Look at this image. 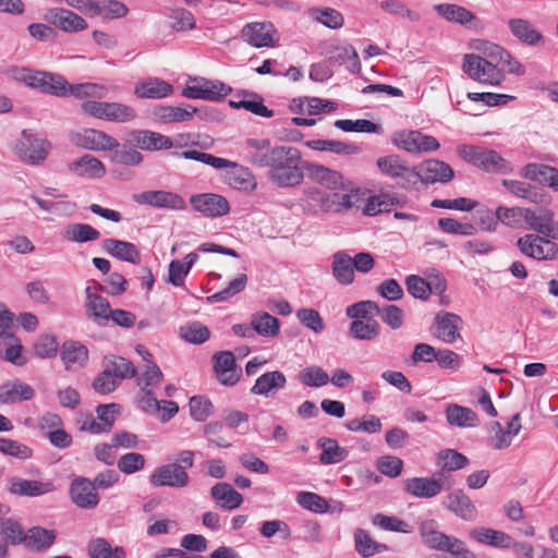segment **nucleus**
<instances>
[{"label":"nucleus","instance_id":"1","mask_svg":"<svg viewBox=\"0 0 558 558\" xmlns=\"http://www.w3.org/2000/svg\"><path fill=\"white\" fill-rule=\"evenodd\" d=\"M418 531L424 544L430 549L449 553L451 558H476L462 539L438 531L435 520L423 521Z\"/></svg>","mask_w":558,"mask_h":558},{"label":"nucleus","instance_id":"2","mask_svg":"<svg viewBox=\"0 0 558 558\" xmlns=\"http://www.w3.org/2000/svg\"><path fill=\"white\" fill-rule=\"evenodd\" d=\"M8 77L23 83L26 86L38 89L44 94L62 96L65 94V78L60 74L45 71H35L28 68L11 65L5 70Z\"/></svg>","mask_w":558,"mask_h":558},{"label":"nucleus","instance_id":"3","mask_svg":"<svg viewBox=\"0 0 558 558\" xmlns=\"http://www.w3.org/2000/svg\"><path fill=\"white\" fill-rule=\"evenodd\" d=\"M300 161V150L292 146H286L274 168L269 170V181L279 187L300 185L304 179L303 169L299 166Z\"/></svg>","mask_w":558,"mask_h":558},{"label":"nucleus","instance_id":"4","mask_svg":"<svg viewBox=\"0 0 558 558\" xmlns=\"http://www.w3.org/2000/svg\"><path fill=\"white\" fill-rule=\"evenodd\" d=\"M458 154L465 161L487 172L505 174L512 170L510 162L493 149L482 148L474 145H462L458 148Z\"/></svg>","mask_w":558,"mask_h":558},{"label":"nucleus","instance_id":"5","mask_svg":"<svg viewBox=\"0 0 558 558\" xmlns=\"http://www.w3.org/2000/svg\"><path fill=\"white\" fill-rule=\"evenodd\" d=\"M81 110L93 118L116 123H130L137 116L135 108L116 101L88 100L81 105Z\"/></svg>","mask_w":558,"mask_h":558},{"label":"nucleus","instance_id":"6","mask_svg":"<svg viewBox=\"0 0 558 558\" xmlns=\"http://www.w3.org/2000/svg\"><path fill=\"white\" fill-rule=\"evenodd\" d=\"M557 240L535 233H526L517 240L515 246L522 255L536 262H556L558 259Z\"/></svg>","mask_w":558,"mask_h":558},{"label":"nucleus","instance_id":"7","mask_svg":"<svg viewBox=\"0 0 558 558\" xmlns=\"http://www.w3.org/2000/svg\"><path fill=\"white\" fill-rule=\"evenodd\" d=\"M284 148V145H271L268 138H247L242 149L246 162L271 170Z\"/></svg>","mask_w":558,"mask_h":558},{"label":"nucleus","instance_id":"8","mask_svg":"<svg viewBox=\"0 0 558 558\" xmlns=\"http://www.w3.org/2000/svg\"><path fill=\"white\" fill-rule=\"evenodd\" d=\"M462 70L470 78L482 84L496 86L505 81L504 69L475 53L464 54Z\"/></svg>","mask_w":558,"mask_h":558},{"label":"nucleus","instance_id":"9","mask_svg":"<svg viewBox=\"0 0 558 558\" xmlns=\"http://www.w3.org/2000/svg\"><path fill=\"white\" fill-rule=\"evenodd\" d=\"M381 174L390 178L398 187L409 190L418 183V174L398 155H388L377 159Z\"/></svg>","mask_w":558,"mask_h":558},{"label":"nucleus","instance_id":"10","mask_svg":"<svg viewBox=\"0 0 558 558\" xmlns=\"http://www.w3.org/2000/svg\"><path fill=\"white\" fill-rule=\"evenodd\" d=\"M524 214L525 229L538 235L558 239V220L555 219V211L551 208H526Z\"/></svg>","mask_w":558,"mask_h":558},{"label":"nucleus","instance_id":"11","mask_svg":"<svg viewBox=\"0 0 558 558\" xmlns=\"http://www.w3.org/2000/svg\"><path fill=\"white\" fill-rule=\"evenodd\" d=\"M193 85H186L182 95L189 99L218 101L232 92V88L220 81L193 78Z\"/></svg>","mask_w":558,"mask_h":558},{"label":"nucleus","instance_id":"12","mask_svg":"<svg viewBox=\"0 0 558 558\" xmlns=\"http://www.w3.org/2000/svg\"><path fill=\"white\" fill-rule=\"evenodd\" d=\"M49 149V142L35 137L26 130L22 132L21 138H19L14 145V150L19 157L31 165H37L44 161Z\"/></svg>","mask_w":558,"mask_h":558},{"label":"nucleus","instance_id":"13","mask_svg":"<svg viewBox=\"0 0 558 558\" xmlns=\"http://www.w3.org/2000/svg\"><path fill=\"white\" fill-rule=\"evenodd\" d=\"M446 484L442 472H435L430 477H412L404 482V489L416 498H433L441 493Z\"/></svg>","mask_w":558,"mask_h":558},{"label":"nucleus","instance_id":"14","mask_svg":"<svg viewBox=\"0 0 558 558\" xmlns=\"http://www.w3.org/2000/svg\"><path fill=\"white\" fill-rule=\"evenodd\" d=\"M462 319L459 315L449 312H439L434 318L430 332L445 343H453L460 336Z\"/></svg>","mask_w":558,"mask_h":558},{"label":"nucleus","instance_id":"15","mask_svg":"<svg viewBox=\"0 0 558 558\" xmlns=\"http://www.w3.org/2000/svg\"><path fill=\"white\" fill-rule=\"evenodd\" d=\"M44 20L64 33H77L88 27L87 22L82 16L63 8L49 9Z\"/></svg>","mask_w":558,"mask_h":558},{"label":"nucleus","instance_id":"16","mask_svg":"<svg viewBox=\"0 0 558 558\" xmlns=\"http://www.w3.org/2000/svg\"><path fill=\"white\" fill-rule=\"evenodd\" d=\"M149 481L155 487L183 488L187 486L190 476L177 463H168L157 468L150 475Z\"/></svg>","mask_w":558,"mask_h":558},{"label":"nucleus","instance_id":"17","mask_svg":"<svg viewBox=\"0 0 558 558\" xmlns=\"http://www.w3.org/2000/svg\"><path fill=\"white\" fill-rule=\"evenodd\" d=\"M86 301L84 304L86 317L98 326H107L111 312L109 301L97 293L96 288L85 289Z\"/></svg>","mask_w":558,"mask_h":558},{"label":"nucleus","instance_id":"18","mask_svg":"<svg viewBox=\"0 0 558 558\" xmlns=\"http://www.w3.org/2000/svg\"><path fill=\"white\" fill-rule=\"evenodd\" d=\"M441 505L449 512L464 521L472 522L476 519V506L463 489H454L449 493L444 498Z\"/></svg>","mask_w":558,"mask_h":558},{"label":"nucleus","instance_id":"19","mask_svg":"<svg viewBox=\"0 0 558 558\" xmlns=\"http://www.w3.org/2000/svg\"><path fill=\"white\" fill-rule=\"evenodd\" d=\"M193 208L206 217H221L230 211V205L226 197L213 194H195L190 198Z\"/></svg>","mask_w":558,"mask_h":558},{"label":"nucleus","instance_id":"20","mask_svg":"<svg viewBox=\"0 0 558 558\" xmlns=\"http://www.w3.org/2000/svg\"><path fill=\"white\" fill-rule=\"evenodd\" d=\"M8 490L19 497H39L54 492L56 486L52 481H29L14 476L8 481Z\"/></svg>","mask_w":558,"mask_h":558},{"label":"nucleus","instance_id":"21","mask_svg":"<svg viewBox=\"0 0 558 558\" xmlns=\"http://www.w3.org/2000/svg\"><path fill=\"white\" fill-rule=\"evenodd\" d=\"M133 199L137 204H145L157 208L172 210L185 208L184 199L180 195L168 191H146L134 195Z\"/></svg>","mask_w":558,"mask_h":558},{"label":"nucleus","instance_id":"22","mask_svg":"<svg viewBox=\"0 0 558 558\" xmlns=\"http://www.w3.org/2000/svg\"><path fill=\"white\" fill-rule=\"evenodd\" d=\"M277 31L271 23H251L243 27L242 38L244 41L256 48L274 47L277 38Z\"/></svg>","mask_w":558,"mask_h":558},{"label":"nucleus","instance_id":"23","mask_svg":"<svg viewBox=\"0 0 558 558\" xmlns=\"http://www.w3.org/2000/svg\"><path fill=\"white\" fill-rule=\"evenodd\" d=\"M72 501L82 509H94L99 504V496L87 477L77 476L70 485Z\"/></svg>","mask_w":558,"mask_h":558},{"label":"nucleus","instance_id":"24","mask_svg":"<svg viewBox=\"0 0 558 558\" xmlns=\"http://www.w3.org/2000/svg\"><path fill=\"white\" fill-rule=\"evenodd\" d=\"M214 369L220 384L234 386L241 375L236 368L235 357L231 351H220L214 355Z\"/></svg>","mask_w":558,"mask_h":558},{"label":"nucleus","instance_id":"25","mask_svg":"<svg viewBox=\"0 0 558 558\" xmlns=\"http://www.w3.org/2000/svg\"><path fill=\"white\" fill-rule=\"evenodd\" d=\"M416 173L418 174V182L424 183H448L454 177L450 165L437 159H429L423 162L420 169L416 170Z\"/></svg>","mask_w":558,"mask_h":558},{"label":"nucleus","instance_id":"26","mask_svg":"<svg viewBox=\"0 0 558 558\" xmlns=\"http://www.w3.org/2000/svg\"><path fill=\"white\" fill-rule=\"evenodd\" d=\"M133 146L147 151L170 149L171 137L149 130H133L130 132Z\"/></svg>","mask_w":558,"mask_h":558},{"label":"nucleus","instance_id":"27","mask_svg":"<svg viewBox=\"0 0 558 558\" xmlns=\"http://www.w3.org/2000/svg\"><path fill=\"white\" fill-rule=\"evenodd\" d=\"M308 178L329 190H344L345 184L341 172L317 163H305Z\"/></svg>","mask_w":558,"mask_h":558},{"label":"nucleus","instance_id":"28","mask_svg":"<svg viewBox=\"0 0 558 558\" xmlns=\"http://www.w3.org/2000/svg\"><path fill=\"white\" fill-rule=\"evenodd\" d=\"M521 175L536 181L558 192V169L544 163H527L521 170Z\"/></svg>","mask_w":558,"mask_h":558},{"label":"nucleus","instance_id":"29","mask_svg":"<svg viewBox=\"0 0 558 558\" xmlns=\"http://www.w3.org/2000/svg\"><path fill=\"white\" fill-rule=\"evenodd\" d=\"M469 536L482 545L501 549L510 548L511 535L500 530L484 526L474 527L469 532Z\"/></svg>","mask_w":558,"mask_h":558},{"label":"nucleus","instance_id":"30","mask_svg":"<svg viewBox=\"0 0 558 558\" xmlns=\"http://www.w3.org/2000/svg\"><path fill=\"white\" fill-rule=\"evenodd\" d=\"M286 384L287 377L282 372H267L256 379L254 386L251 388V393L255 396L270 397L278 390L283 389Z\"/></svg>","mask_w":558,"mask_h":558},{"label":"nucleus","instance_id":"31","mask_svg":"<svg viewBox=\"0 0 558 558\" xmlns=\"http://www.w3.org/2000/svg\"><path fill=\"white\" fill-rule=\"evenodd\" d=\"M511 34L521 43L527 46L544 44V36L530 21L525 19H511L508 21Z\"/></svg>","mask_w":558,"mask_h":558},{"label":"nucleus","instance_id":"32","mask_svg":"<svg viewBox=\"0 0 558 558\" xmlns=\"http://www.w3.org/2000/svg\"><path fill=\"white\" fill-rule=\"evenodd\" d=\"M69 170L78 175L89 179L102 178L106 174L104 163L92 155H83L81 158L72 161L69 165Z\"/></svg>","mask_w":558,"mask_h":558},{"label":"nucleus","instance_id":"33","mask_svg":"<svg viewBox=\"0 0 558 558\" xmlns=\"http://www.w3.org/2000/svg\"><path fill=\"white\" fill-rule=\"evenodd\" d=\"M101 246L108 254L121 260L132 264H137L140 262V251L131 242L117 239H106L102 241Z\"/></svg>","mask_w":558,"mask_h":558},{"label":"nucleus","instance_id":"34","mask_svg":"<svg viewBox=\"0 0 558 558\" xmlns=\"http://www.w3.org/2000/svg\"><path fill=\"white\" fill-rule=\"evenodd\" d=\"M35 391L28 384L20 380L7 381L2 384L0 390V403L12 404L17 401H27L33 399Z\"/></svg>","mask_w":558,"mask_h":558},{"label":"nucleus","instance_id":"35","mask_svg":"<svg viewBox=\"0 0 558 558\" xmlns=\"http://www.w3.org/2000/svg\"><path fill=\"white\" fill-rule=\"evenodd\" d=\"M88 359L86 347L76 341H66L61 348V360L68 371H77Z\"/></svg>","mask_w":558,"mask_h":558},{"label":"nucleus","instance_id":"36","mask_svg":"<svg viewBox=\"0 0 558 558\" xmlns=\"http://www.w3.org/2000/svg\"><path fill=\"white\" fill-rule=\"evenodd\" d=\"M65 94L61 97L74 96L77 99L95 100L102 99L108 95V88L96 83H81L71 85L66 80L64 83Z\"/></svg>","mask_w":558,"mask_h":558},{"label":"nucleus","instance_id":"37","mask_svg":"<svg viewBox=\"0 0 558 558\" xmlns=\"http://www.w3.org/2000/svg\"><path fill=\"white\" fill-rule=\"evenodd\" d=\"M210 495L225 510H234L243 502L242 495L225 482L215 484L210 489Z\"/></svg>","mask_w":558,"mask_h":558},{"label":"nucleus","instance_id":"38","mask_svg":"<svg viewBox=\"0 0 558 558\" xmlns=\"http://www.w3.org/2000/svg\"><path fill=\"white\" fill-rule=\"evenodd\" d=\"M81 145L90 150H112L118 141L104 131L86 129L81 134Z\"/></svg>","mask_w":558,"mask_h":558},{"label":"nucleus","instance_id":"39","mask_svg":"<svg viewBox=\"0 0 558 558\" xmlns=\"http://www.w3.org/2000/svg\"><path fill=\"white\" fill-rule=\"evenodd\" d=\"M60 234L63 240L76 243L92 242L100 238V232L97 229L82 222L64 226Z\"/></svg>","mask_w":558,"mask_h":558},{"label":"nucleus","instance_id":"40","mask_svg":"<svg viewBox=\"0 0 558 558\" xmlns=\"http://www.w3.org/2000/svg\"><path fill=\"white\" fill-rule=\"evenodd\" d=\"M332 275L336 280L343 286H349L354 281V266L352 257L344 251H339L332 256Z\"/></svg>","mask_w":558,"mask_h":558},{"label":"nucleus","instance_id":"41","mask_svg":"<svg viewBox=\"0 0 558 558\" xmlns=\"http://www.w3.org/2000/svg\"><path fill=\"white\" fill-rule=\"evenodd\" d=\"M173 93V87L169 83L159 78H149L138 83L134 88V95L137 98H165Z\"/></svg>","mask_w":558,"mask_h":558},{"label":"nucleus","instance_id":"42","mask_svg":"<svg viewBox=\"0 0 558 558\" xmlns=\"http://www.w3.org/2000/svg\"><path fill=\"white\" fill-rule=\"evenodd\" d=\"M434 10L436 13L445 19L447 22L458 23L460 25H468L476 20L474 13L464 7L452 3L435 4Z\"/></svg>","mask_w":558,"mask_h":558},{"label":"nucleus","instance_id":"43","mask_svg":"<svg viewBox=\"0 0 558 558\" xmlns=\"http://www.w3.org/2000/svg\"><path fill=\"white\" fill-rule=\"evenodd\" d=\"M404 201V197H400L397 194L380 193L368 198L364 211L368 216L388 213L397 206H402Z\"/></svg>","mask_w":558,"mask_h":558},{"label":"nucleus","instance_id":"44","mask_svg":"<svg viewBox=\"0 0 558 558\" xmlns=\"http://www.w3.org/2000/svg\"><path fill=\"white\" fill-rule=\"evenodd\" d=\"M57 538L54 530H48L41 526H33L26 532V539L24 544L26 547L43 551L52 546Z\"/></svg>","mask_w":558,"mask_h":558},{"label":"nucleus","instance_id":"45","mask_svg":"<svg viewBox=\"0 0 558 558\" xmlns=\"http://www.w3.org/2000/svg\"><path fill=\"white\" fill-rule=\"evenodd\" d=\"M306 145L314 150L331 151L337 155H357L362 151L357 144L335 140H313L308 141Z\"/></svg>","mask_w":558,"mask_h":558},{"label":"nucleus","instance_id":"46","mask_svg":"<svg viewBox=\"0 0 558 558\" xmlns=\"http://www.w3.org/2000/svg\"><path fill=\"white\" fill-rule=\"evenodd\" d=\"M525 210L526 208L524 207L499 206L496 209V221H494V219L490 218V223L484 229L487 231L495 230L497 221H500L501 223L510 228H518L520 227L522 220L525 221Z\"/></svg>","mask_w":558,"mask_h":558},{"label":"nucleus","instance_id":"47","mask_svg":"<svg viewBox=\"0 0 558 558\" xmlns=\"http://www.w3.org/2000/svg\"><path fill=\"white\" fill-rule=\"evenodd\" d=\"M253 330L262 337L272 338L280 331V322L267 312H257L251 316Z\"/></svg>","mask_w":558,"mask_h":558},{"label":"nucleus","instance_id":"48","mask_svg":"<svg viewBox=\"0 0 558 558\" xmlns=\"http://www.w3.org/2000/svg\"><path fill=\"white\" fill-rule=\"evenodd\" d=\"M447 422L452 426L473 427L477 425V414L470 408L449 404L446 409Z\"/></svg>","mask_w":558,"mask_h":558},{"label":"nucleus","instance_id":"49","mask_svg":"<svg viewBox=\"0 0 558 558\" xmlns=\"http://www.w3.org/2000/svg\"><path fill=\"white\" fill-rule=\"evenodd\" d=\"M197 109L187 106V108L174 106H159L155 109L154 114L159 122L162 123H177L190 121Z\"/></svg>","mask_w":558,"mask_h":558},{"label":"nucleus","instance_id":"50","mask_svg":"<svg viewBox=\"0 0 558 558\" xmlns=\"http://www.w3.org/2000/svg\"><path fill=\"white\" fill-rule=\"evenodd\" d=\"M502 185L513 195L531 203H545L546 195L529 183L517 180H504Z\"/></svg>","mask_w":558,"mask_h":558},{"label":"nucleus","instance_id":"51","mask_svg":"<svg viewBox=\"0 0 558 558\" xmlns=\"http://www.w3.org/2000/svg\"><path fill=\"white\" fill-rule=\"evenodd\" d=\"M318 445L322 448L319 461L323 464L339 463L349 454V451L344 447L339 446L338 441L332 438L323 437L318 440Z\"/></svg>","mask_w":558,"mask_h":558},{"label":"nucleus","instance_id":"52","mask_svg":"<svg viewBox=\"0 0 558 558\" xmlns=\"http://www.w3.org/2000/svg\"><path fill=\"white\" fill-rule=\"evenodd\" d=\"M436 463L440 466L439 472H442V477L446 481L445 473L447 471H458L465 468L469 464V459L454 449H445L438 452Z\"/></svg>","mask_w":558,"mask_h":558},{"label":"nucleus","instance_id":"53","mask_svg":"<svg viewBox=\"0 0 558 558\" xmlns=\"http://www.w3.org/2000/svg\"><path fill=\"white\" fill-rule=\"evenodd\" d=\"M105 369L119 380L133 378L136 375V368L133 363L122 356L111 355L105 359Z\"/></svg>","mask_w":558,"mask_h":558},{"label":"nucleus","instance_id":"54","mask_svg":"<svg viewBox=\"0 0 558 558\" xmlns=\"http://www.w3.org/2000/svg\"><path fill=\"white\" fill-rule=\"evenodd\" d=\"M308 15L316 22L331 29H339L344 24L341 12L332 8H312Z\"/></svg>","mask_w":558,"mask_h":558},{"label":"nucleus","instance_id":"55","mask_svg":"<svg viewBox=\"0 0 558 558\" xmlns=\"http://www.w3.org/2000/svg\"><path fill=\"white\" fill-rule=\"evenodd\" d=\"M354 542L356 551L363 557H371L376 553H381L388 549L385 544L376 543L363 529H357L354 532Z\"/></svg>","mask_w":558,"mask_h":558},{"label":"nucleus","instance_id":"56","mask_svg":"<svg viewBox=\"0 0 558 558\" xmlns=\"http://www.w3.org/2000/svg\"><path fill=\"white\" fill-rule=\"evenodd\" d=\"M245 95L250 96L252 99H241L239 101L231 100L229 104L232 108L240 109L243 108L256 116L264 118L274 117V110L268 109L264 105L263 98L254 93H245Z\"/></svg>","mask_w":558,"mask_h":558},{"label":"nucleus","instance_id":"57","mask_svg":"<svg viewBox=\"0 0 558 558\" xmlns=\"http://www.w3.org/2000/svg\"><path fill=\"white\" fill-rule=\"evenodd\" d=\"M180 337L193 344H202L209 339L210 331L201 322H190L179 329Z\"/></svg>","mask_w":558,"mask_h":558},{"label":"nucleus","instance_id":"58","mask_svg":"<svg viewBox=\"0 0 558 558\" xmlns=\"http://www.w3.org/2000/svg\"><path fill=\"white\" fill-rule=\"evenodd\" d=\"M112 150V161L124 166H138L144 159L138 150L129 145H121L119 142Z\"/></svg>","mask_w":558,"mask_h":558},{"label":"nucleus","instance_id":"59","mask_svg":"<svg viewBox=\"0 0 558 558\" xmlns=\"http://www.w3.org/2000/svg\"><path fill=\"white\" fill-rule=\"evenodd\" d=\"M296 501L304 509L315 513H326L329 511L328 501L315 493L301 492L296 496Z\"/></svg>","mask_w":558,"mask_h":558},{"label":"nucleus","instance_id":"60","mask_svg":"<svg viewBox=\"0 0 558 558\" xmlns=\"http://www.w3.org/2000/svg\"><path fill=\"white\" fill-rule=\"evenodd\" d=\"M0 534L13 545L22 544L26 539V532H24L22 525L12 518L0 521Z\"/></svg>","mask_w":558,"mask_h":558},{"label":"nucleus","instance_id":"61","mask_svg":"<svg viewBox=\"0 0 558 558\" xmlns=\"http://www.w3.org/2000/svg\"><path fill=\"white\" fill-rule=\"evenodd\" d=\"M300 381L308 387H323L328 384V374L319 366L313 365L303 368L299 374Z\"/></svg>","mask_w":558,"mask_h":558},{"label":"nucleus","instance_id":"62","mask_svg":"<svg viewBox=\"0 0 558 558\" xmlns=\"http://www.w3.org/2000/svg\"><path fill=\"white\" fill-rule=\"evenodd\" d=\"M350 331L359 340H373L379 335V325L376 320L364 322L354 319L350 325Z\"/></svg>","mask_w":558,"mask_h":558},{"label":"nucleus","instance_id":"63","mask_svg":"<svg viewBox=\"0 0 558 558\" xmlns=\"http://www.w3.org/2000/svg\"><path fill=\"white\" fill-rule=\"evenodd\" d=\"M190 414L197 422H205L214 412V405L208 398L194 396L189 402Z\"/></svg>","mask_w":558,"mask_h":558},{"label":"nucleus","instance_id":"64","mask_svg":"<svg viewBox=\"0 0 558 558\" xmlns=\"http://www.w3.org/2000/svg\"><path fill=\"white\" fill-rule=\"evenodd\" d=\"M229 168L231 170L227 172L226 178L230 186L241 190L246 189L251 184L253 177L247 168L235 162H232Z\"/></svg>","mask_w":558,"mask_h":558}]
</instances>
